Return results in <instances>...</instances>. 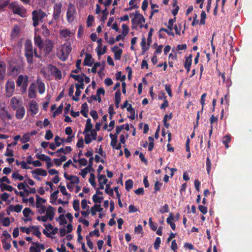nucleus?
Wrapping results in <instances>:
<instances>
[{
    "mask_svg": "<svg viewBox=\"0 0 252 252\" xmlns=\"http://www.w3.org/2000/svg\"><path fill=\"white\" fill-rule=\"evenodd\" d=\"M30 110L31 112V115L34 117L37 113H38L39 111V106L37 102L35 101V100H31L30 103Z\"/></svg>",
    "mask_w": 252,
    "mask_h": 252,
    "instance_id": "obj_13",
    "label": "nucleus"
},
{
    "mask_svg": "<svg viewBox=\"0 0 252 252\" xmlns=\"http://www.w3.org/2000/svg\"><path fill=\"white\" fill-rule=\"evenodd\" d=\"M207 17V14L205 11H202L201 15H200V24L201 25H205V19Z\"/></svg>",
    "mask_w": 252,
    "mask_h": 252,
    "instance_id": "obj_56",
    "label": "nucleus"
},
{
    "mask_svg": "<svg viewBox=\"0 0 252 252\" xmlns=\"http://www.w3.org/2000/svg\"><path fill=\"white\" fill-rule=\"evenodd\" d=\"M231 140V136L230 135H227L224 136L222 138V142L224 145V146L226 149L229 148V143L230 142Z\"/></svg>",
    "mask_w": 252,
    "mask_h": 252,
    "instance_id": "obj_30",
    "label": "nucleus"
},
{
    "mask_svg": "<svg viewBox=\"0 0 252 252\" xmlns=\"http://www.w3.org/2000/svg\"><path fill=\"white\" fill-rule=\"evenodd\" d=\"M73 208L76 212L80 210V201L78 199L74 200L73 203Z\"/></svg>",
    "mask_w": 252,
    "mask_h": 252,
    "instance_id": "obj_57",
    "label": "nucleus"
},
{
    "mask_svg": "<svg viewBox=\"0 0 252 252\" xmlns=\"http://www.w3.org/2000/svg\"><path fill=\"white\" fill-rule=\"evenodd\" d=\"M15 82L13 80H8L5 83V90L6 95L8 96L12 95L15 91Z\"/></svg>",
    "mask_w": 252,
    "mask_h": 252,
    "instance_id": "obj_9",
    "label": "nucleus"
},
{
    "mask_svg": "<svg viewBox=\"0 0 252 252\" xmlns=\"http://www.w3.org/2000/svg\"><path fill=\"white\" fill-rule=\"evenodd\" d=\"M122 29H123L122 35L124 36H126V35L127 34V33L128 32L129 29H128V26H127V25H126V24H123Z\"/></svg>",
    "mask_w": 252,
    "mask_h": 252,
    "instance_id": "obj_64",
    "label": "nucleus"
},
{
    "mask_svg": "<svg viewBox=\"0 0 252 252\" xmlns=\"http://www.w3.org/2000/svg\"><path fill=\"white\" fill-rule=\"evenodd\" d=\"M12 177L13 179H18L19 181H23L24 178L23 175H20L18 172H13Z\"/></svg>",
    "mask_w": 252,
    "mask_h": 252,
    "instance_id": "obj_60",
    "label": "nucleus"
},
{
    "mask_svg": "<svg viewBox=\"0 0 252 252\" xmlns=\"http://www.w3.org/2000/svg\"><path fill=\"white\" fill-rule=\"evenodd\" d=\"M23 67L19 64H11L9 67V75L12 76L18 75L22 71Z\"/></svg>",
    "mask_w": 252,
    "mask_h": 252,
    "instance_id": "obj_7",
    "label": "nucleus"
},
{
    "mask_svg": "<svg viewBox=\"0 0 252 252\" xmlns=\"http://www.w3.org/2000/svg\"><path fill=\"white\" fill-rule=\"evenodd\" d=\"M62 2H55L53 6V17L54 20H59L62 11Z\"/></svg>",
    "mask_w": 252,
    "mask_h": 252,
    "instance_id": "obj_8",
    "label": "nucleus"
},
{
    "mask_svg": "<svg viewBox=\"0 0 252 252\" xmlns=\"http://www.w3.org/2000/svg\"><path fill=\"white\" fill-rule=\"evenodd\" d=\"M94 159V157H90L89 159V164L87 166V169L88 172H89V171H94V169L93 167Z\"/></svg>",
    "mask_w": 252,
    "mask_h": 252,
    "instance_id": "obj_39",
    "label": "nucleus"
},
{
    "mask_svg": "<svg viewBox=\"0 0 252 252\" xmlns=\"http://www.w3.org/2000/svg\"><path fill=\"white\" fill-rule=\"evenodd\" d=\"M32 244L35 246L30 247V252H41L40 250L39 249L38 243L37 242H32Z\"/></svg>",
    "mask_w": 252,
    "mask_h": 252,
    "instance_id": "obj_41",
    "label": "nucleus"
},
{
    "mask_svg": "<svg viewBox=\"0 0 252 252\" xmlns=\"http://www.w3.org/2000/svg\"><path fill=\"white\" fill-rule=\"evenodd\" d=\"M93 127V125L91 123V119L90 118H88L86 122V125L85 126V129L83 131V133L89 132L90 131L91 132V130Z\"/></svg>",
    "mask_w": 252,
    "mask_h": 252,
    "instance_id": "obj_23",
    "label": "nucleus"
},
{
    "mask_svg": "<svg viewBox=\"0 0 252 252\" xmlns=\"http://www.w3.org/2000/svg\"><path fill=\"white\" fill-rule=\"evenodd\" d=\"M136 1V0H130L128 3L129 5H130V6L128 8H126L125 10H132V9L134 8H138L139 6H138V5H136V4H135Z\"/></svg>",
    "mask_w": 252,
    "mask_h": 252,
    "instance_id": "obj_40",
    "label": "nucleus"
},
{
    "mask_svg": "<svg viewBox=\"0 0 252 252\" xmlns=\"http://www.w3.org/2000/svg\"><path fill=\"white\" fill-rule=\"evenodd\" d=\"M169 106V102L167 99V96L165 95L163 99V102L160 105V109H165L166 107Z\"/></svg>",
    "mask_w": 252,
    "mask_h": 252,
    "instance_id": "obj_55",
    "label": "nucleus"
},
{
    "mask_svg": "<svg viewBox=\"0 0 252 252\" xmlns=\"http://www.w3.org/2000/svg\"><path fill=\"white\" fill-rule=\"evenodd\" d=\"M34 44L37 45L40 49H42L43 47V41L41 36L35 34L34 37Z\"/></svg>",
    "mask_w": 252,
    "mask_h": 252,
    "instance_id": "obj_19",
    "label": "nucleus"
},
{
    "mask_svg": "<svg viewBox=\"0 0 252 252\" xmlns=\"http://www.w3.org/2000/svg\"><path fill=\"white\" fill-rule=\"evenodd\" d=\"M206 170L207 172V174H210V172L211 171V168L212 167V163L211 161V159H210L209 156L207 157L206 158Z\"/></svg>",
    "mask_w": 252,
    "mask_h": 252,
    "instance_id": "obj_48",
    "label": "nucleus"
},
{
    "mask_svg": "<svg viewBox=\"0 0 252 252\" xmlns=\"http://www.w3.org/2000/svg\"><path fill=\"white\" fill-rule=\"evenodd\" d=\"M148 140L149 141L148 150L150 152H151L154 147V138L153 137H152V136H149L148 137Z\"/></svg>",
    "mask_w": 252,
    "mask_h": 252,
    "instance_id": "obj_44",
    "label": "nucleus"
},
{
    "mask_svg": "<svg viewBox=\"0 0 252 252\" xmlns=\"http://www.w3.org/2000/svg\"><path fill=\"white\" fill-rule=\"evenodd\" d=\"M93 201L95 203V204L97 203H101L103 199V196H99L98 194L96 193V192L95 194H94L92 196Z\"/></svg>",
    "mask_w": 252,
    "mask_h": 252,
    "instance_id": "obj_28",
    "label": "nucleus"
},
{
    "mask_svg": "<svg viewBox=\"0 0 252 252\" xmlns=\"http://www.w3.org/2000/svg\"><path fill=\"white\" fill-rule=\"evenodd\" d=\"M63 103H61L60 106L58 107L57 109L53 112V117H56L58 114H61L63 112Z\"/></svg>",
    "mask_w": 252,
    "mask_h": 252,
    "instance_id": "obj_53",
    "label": "nucleus"
},
{
    "mask_svg": "<svg viewBox=\"0 0 252 252\" xmlns=\"http://www.w3.org/2000/svg\"><path fill=\"white\" fill-rule=\"evenodd\" d=\"M1 243L2 244L3 248L5 250H9L11 247V245L9 241L6 240H1Z\"/></svg>",
    "mask_w": 252,
    "mask_h": 252,
    "instance_id": "obj_45",
    "label": "nucleus"
},
{
    "mask_svg": "<svg viewBox=\"0 0 252 252\" xmlns=\"http://www.w3.org/2000/svg\"><path fill=\"white\" fill-rule=\"evenodd\" d=\"M9 8L12 9L13 13L18 14L22 17L26 15V10L23 5H18L15 2H12L9 4Z\"/></svg>",
    "mask_w": 252,
    "mask_h": 252,
    "instance_id": "obj_5",
    "label": "nucleus"
},
{
    "mask_svg": "<svg viewBox=\"0 0 252 252\" xmlns=\"http://www.w3.org/2000/svg\"><path fill=\"white\" fill-rule=\"evenodd\" d=\"M105 177V175H97V179L98 180L99 189H104V184H103V178Z\"/></svg>",
    "mask_w": 252,
    "mask_h": 252,
    "instance_id": "obj_50",
    "label": "nucleus"
},
{
    "mask_svg": "<svg viewBox=\"0 0 252 252\" xmlns=\"http://www.w3.org/2000/svg\"><path fill=\"white\" fill-rule=\"evenodd\" d=\"M0 190L1 191H4V190H6L8 191H12L13 190V187L10 186V185H8V184H6L4 183L0 184Z\"/></svg>",
    "mask_w": 252,
    "mask_h": 252,
    "instance_id": "obj_29",
    "label": "nucleus"
},
{
    "mask_svg": "<svg viewBox=\"0 0 252 252\" xmlns=\"http://www.w3.org/2000/svg\"><path fill=\"white\" fill-rule=\"evenodd\" d=\"M47 219L53 220L55 215V209L52 206H49L46 209Z\"/></svg>",
    "mask_w": 252,
    "mask_h": 252,
    "instance_id": "obj_15",
    "label": "nucleus"
},
{
    "mask_svg": "<svg viewBox=\"0 0 252 252\" xmlns=\"http://www.w3.org/2000/svg\"><path fill=\"white\" fill-rule=\"evenodd\" d=\"M121 90H118L115 93V106L116 108H119L121 100Z\"/></svg>",
    "mask_w": 252,
    "mask_h": 252,
    "instance_id": "obj_24",
    "label": "nucleus"
},
{
    "mask_svg": "<svg viewBox=\"0 0 252 252\" xmlns=\"http://www.w3.org/2000/svg\"><path fill=\"white\" fill-rule=\"evenodd\" d=\"M102 16L101 18V20L102 22H104L106 20L107 18V16L108 15L109 11L107 8H105L104 10L102 11Z\"/></svg>",
    "mask_w": 252,
    "mask_h": 252,
    "instance_id": "obj_51",
    "label": "nucleus"
},
{
    "mask_svg": "<svg viewBox=\"0 0 252 252\" xmlns=\"http://www.w3.org/2000/svg\"><path fill=\"white\" fill-rule=\"evenodd\" d=\"M89 109L88 105L87 103H84L81 105V109L80 110V112L82 115L85 117H88Z\"/></svg>",
    "mask_w": 252,
    "mask_h": 252,
    "instance_id": "obj_26",
    "label": "nucleus"
},
{
    "mask_svg": "<svg viewBox=\"0 0 252 252\" xmlns=\"http://www.w3.org/2000/svg\"><path fill=\"white\" fill-rule=\"evenodd\" d=\"M54 47V42L52 40H45L43 43V50L46 54H49L52 52Z\"/></svg>",
    "mask_w": 252,
    "mask_h": 252,
    "instance_id": "obj_12",
    "label": "nucleus"
},
{
    "mask_svg": "<svg viewBox=\"0 0 252 252\" xmlns=\"http://www.w3.org/2000/svg\"><path fill=\"white\" fill-rule=\"evenodd\" d=\"M21 101L20 99L17 98V97H12L10 99V106L13 110L17 111L19 104Z\"/></svg>",
    "mask_w": 252,
    "mask_h": 252,
    "instance_id": "obj_14",
    "label": "nucleus"
},
{
    "mask_svg": "<svg viewBox=\"0 0 252 252\" xmlns=\"http://www.w3.org/2000/svg\"><path fill=\"white\" fill-rule=\"evenodd\" d=\"M35 156L38 159L42 161H47V159H50L49 156H46L45 154H39V153H37Z\"/></svg>",
    "mask_w": 252,
    "mask_h": 252,
    "instance_id": "obj_54",
    "label": "nucleus"
},
{
    "mask_svg": "<svg viewBox=\"0 0 252 252\" xmlns=\"http://www.w3.org/2000/svg\"><path fill=\"white\" fill-rule=\"evenodd\" d=\"M49 70L51 71V74L55 77L56 79H61L62 78L61 71L56 65L53 64H49L48 66Z\"/></svg>",
    "mask_w": 252,
    "mask_h": 252,
    "instance_id": "obj_10",
    "label": "nucleus"
},
{
    "mask_svg": "<svg viewBox=\"0 0 252 252\" xmlns=\"http://www.w3.org/2000/svg\"><path fill=\"white\" fill-rule=\"evenodd\" d=\"M36 197V207L39 208V204H41V203H45L46 202V200L44 199V198H41L40 195H38V194H36L35 195Z\"/></svg>",
    "mask_w": 252,
    "mask_h": 252,
    "instance_id": "obj_33",
    "label": "nucleus"
},
{
    "mask_svg": "<svg viewBox=\"0 0 252 252\" xmlns=\"http://www.w3.org/2000/svg\"><path fill=\"white\" fill-rule=\"evenodd\" d=\"M91 236V235H90L89 233L88 235H86V239L87 240V245L88 246V247H89V248L91 250H93V249L94 248V244H93V242H92V241L91 239V238H90Z\"/></svg>",
    "mask_w": 252,
    "mask_h": 252,
    "instance_id": "obj_49",
    "label": "nucleus"
},
{
    "mask_svg": "<svg viewBox=\"0 0 252 252\" xmlns=\"http://www.w3.org/2000/svg\"><path fill=\"white\" fill-rule=\"evenodd\" d=\"M116 79L122 82L125 81L126 79V76L125 75H122V71H118L116 74Z\"/></svg>",
    "mask_w": 252,
    "mask_h": 252,
    "instance_id": "obj_59",
    "label": "nucleus"
},
{
    "mask_svg": "<svg viewBox=\"0 0 252 252\" xmlns=\"http://www.w3.org/2000/svg\"><path fill=\"white\" fill-rule=\"evenodd\" d=\"M76 13V10L74 4L69 2L66 11V19L68 22H72L74 20Z\"/></svg>",
    "mask_w": 252,
    "mask_h": 252,
    "instance_id": "obj_6",
    "label": "nucleus"
},
{
    "mask_svg": "<svg viewBox=\"0 0 252 252\" xmlns=\"http://www.w3.org/2000/svg\"><path fill=\"white\" fill-rule=\"evenodd\" d=\"M33 48V45L30 40H27L25 44V53H28Z\"/></svg>",
    "mask_w": 252,
    "mask_h": 252,
    "instance_id": "obj_35",
    "label": "nucleus"
},
{
    "mask_svg": "<svg viewBox=\"0 0 252 252\" xmlns=\"http://www.w3.org/2000/svg\"><path fill=\"white\" fill-rule=\"evenodd\" d=\"M42 34L45 36H49L50 34V31L49 30L48 28L46 27V26H45V25H42Z\"/></svg>",
    "mask_w": 252,
    "mask_h": 252,
    "instance_id": "obj_46",
    "label": "nucleus"
},
{
    "mask_svg": "<svg viewBox=\"0 0 252 252\" xmlns=\"http://www.w3.org/2000/svg\"><path fill=\"white\" fill-rule=\"evenodd\" d=\"M28 82L29 77L28 75H20L16 81L17 86L21 87V91L23 93L27 91Z\"/></svg>",
    "mask_w": 252,
    "mask_h": 252,
    "instance_id": "obj_2",
    "label": "nucleus"
},
{
    "mask_svg": "<svg viewBox=\"0 0 252 252\" xmlns=\"http://www.w3.org/2000/svg\"><path fill=\"white\" fill-rule=\"evenodd\" d=\"M133 185V181L132 179H128L125 182V188L126 191H130Z\"/></svg>",
    "mask_w": 252,
    "mask_h": 252,
    "instance_id": "obj_36",
    "label": "nucleus"
},
{
    "mask_svg": "<svg viewBox=\"0 0 252 252\" xmlns=\"http://www.w3.org/2000/svg\"><path fill=\"white\" fill-rule=\"evenodd\" d=\"M32 174H36L37 175H41L43 177L47 175V172L45 169H41V168H37L32 171Z\"/></svg>",
    "mask_w": 252,
    "mask_h": 252,
    "instance_id": "obj_25",
    "label": "nucleus"
},
{
    "mask_svg": "<svg viewBox=\"0 0 252 252\" xmlns=\"http://www.w3.org/2000/svg\"><path fill=\"white\" fill-rule=\"evenodd\" d=\"M6 64L3 61H0V80H3L5 76Z\"/></svg>",
    "mask_w": 252,
    "mask_h": 252,
    "instance_id": "obj_20",
    "label": "nucleus"
},
{
    "mask_svg": "<svg viewBox=\"0 0 252 252\" xmlns=\"http://www.w3.org/2000/svg\"><path fill=\"white\" fill-rule=\"evenodd\" d=\"M60 220V225H64V224H66L67 222V221L63 214L60 215L58 218L57 219V220Z\"/></svg>",
    "mask_w": 252,
    "mask_h": 252,
    "instance_id": "obj_52",
    "label": "nucleus"
},
{
    "mask_svg": "<svg viewBox=\"0 0 252 252\" xmlns=\"http://www.w3.org/2000/svg\"><path fill=\"white\" fill-rule=\"evenodd\" d=\"M95 175L94 173H91L90 175V178H89V182L91 184L92 186L95 188L96 186V183L95 182Z\"/></svg>",
    "mask_w": 252,
    "mask_h": 252,
    "instance_id": "obj_43",
    "label": "nucleus"
},
{
    "mask_svg": "<svg viewBox=\"0 0 252 252\" xmlns=\"http://www.w3.org/2000/svg\"><path fill=\"white\" fill-rule=\"evenodd\" d=\"M32 14L33 21L32 25L34 27L38 26L39 22H42L44 18L47 16L46 13L42 9L33 10L32 11Z\"/></svg>",
    "mask_w": 252,
    "mask_h": 252,
    "instance_id": "obj_1",
    "label": "nucleus"
},
{
    "mask_svg": "<svg viewBox=\"0 0 252 252\" xmlns=\"http://www.w3.org/2000/svg\"><path fill=\"white\" fill-rule=\"evenodd\" d=\"M30 134L29 132L25 133L24 135H23L22 137L21 138V143H27L30 140Z\"/></svg>",
    "mask_w": 252,
    "mask_h": 252,
    "instance_id": "obj_37",
    "label": "nucleus"
},
{
    "mask_svg": "<svg viewBox=\"0 0 252 252\" xmlns=\"http://www.w3.org/2000/svg\"><path fill=\"white\" fill-rule=\"evenodd\" d=\"M154 31L153 28H151L149 32H148V36L147 38V44L149 47H150L151 43L152 42V33Z\"/></svg>",
    "mask_w": 252,
    "mask_h": 252,
    "instance_id": "obj_58",
    "label": "nucleus"
},
{
    "mask_svg": "<svg viewBox=\"0 0 252 252\" xmlns=\"http://www.w3.org/2000/svg\"><path fill=\"white\" fill-rule=\"evenodd\" d=\"M167 117L168 118L169 120H171V119H172V114L171 113L169 114V115H165L164 116V118H163V125H164V126L165 127H166V128H168V127H169L170 126V124H168V123L167 122Z\"/></svg>",
    "mask_w": 252,
    "mask_h": 252,
    "instance_id": "obj_38",
    "label": "nucleus"
},
{
    "mask_svg": "<svg viewBox=\"0 0 252 252\" xmlns=\"http://www.w3.org/2000/svg\"><path fill=\"white\" fill-rule=\"evenodd\" d=\"M72 48L70 44H64L62 46V48L57 54L58 57L62 61H65L68 57Z\"/></svg>",
    "mask_w": 252,
    "mask_h": 252,
    "instance_id": "obj_3",
    "label": "nucleus"
},
{
    "mask_svg": "<svg viewBox=\"0 0 252 252\" xmlns=\"http://www.w3.org/2000/svg\"><path fill=\"white\" fill-rule=\"evenodd\" d=\"M105 192L110 196L114 195V189L111 188L110 184H106L105 186Z\"/></svg>",
    "mask_w": 252,
    "mask_h": 252,
    "instance_id": "obj_42",
    "label": "nucleus"
},
{
    "mask_svg": "<svg viewBox=\"0 0 252 252\" xmlns=\"http://www.w3.org/2000/svg\"><path fill=\"white\" fill-rule=\"evenodd\" d=\"M149 226L153 231H156L158 227L157 223H154L151 218L149 219Z\"/></svg>",
    "mask_w": 252,
    "mask_h": 252,
    "instance_id": "obj_63",
    "label": "nucleus"
},
{
    "mask_svg": "<svg viewBox=\"0 0 252 252\" xmlns=\"http://www.w3.org/2000/svg\"><path fill=\"white\" fill-rule=\"evenodd\" d=\"M176 17H174V18H171V19H169V21H168V24L167 25V28L168 29L170 30V31H172L173 28H174V23L175 22H176Z\"/></svg>",
    "mask_w": 252,
    "mask_h": 252,
    "instance_id": "obj_47",
    "label": "nucleus"
},
{
    "mask_svg": "<svg viewBox=\"0 0 252 252\" xmlns=\"http://www.w3.org/2000/svg\"><path fill=\"white\" fill-rule=\"evenodd\" d=\"M28 95L30 98L36 97V87L34 83L31 84L29 88Z\"/></svg>",
    "mask_w": 252,
    "mask_h": 252,
    "instance_id": "obj_18",
    "label": "nucleus"
},
{
    "mask_svg": "<svg viewBox=\"0 0 252 252\" xmlns=\"http://www.w3.org/2000/svg\"><path fill=\"white\" fill-rule=\"evenodd\" d=\"M91 60L93 61L94 60V59H92V55L89 53L86 54L85 57L84 59V65L92 66L93 63L91 62Z\"/></svg>",
    "mask_w": 252,
    "mask_h": 252,
    "instance_id": "obj_22",
    "label": "nucleus"
},
{
    "mask_svg": "<svg viewBox=\"0 0 252 252\" xmlns=\"http://www.w3.org/2000/svg\"><path fill=\"white\" fill-rule=\"evenodd\" d=\"M25 56L27 59V63L32 64L33 63L34 52L33 48L28 53H25Z\"/></svg>",
    "mask_w": 252,
    "mask_h": 252,
    "instance_id": "obj_17",
    "label": "nucleus"
},
{
    "mask_svg": "<svg viewBox=\"0 0 252 252\" xmlns=\"http://www.w3.org/2000/svg\"><path fill=\"white\" fill-rule=\"evenodd\" d=\"M161 243V238L157 237L154 243V247L155 250H158Z\"/></svg>",
    "mask_w": 252,
    "mask_h": 252,
    "instance_id": "obj_61",
    "label": "nucleus"
},
{
    "mask_svg": "<svg viewBox=\"0 0 252 252\" xmlns=\"http://www.w3.org/2000/svg\"><path fill=\"white\" fill-rule=\"evenodd\" d=\"M54 135L51 131V130L48 129L46 130V132L45 135V138L46 140H51V139L53 138Z\"/></svg>",
    "mask_w": 252,
    "mask_h": 252,
    "instance_id": "obj_62",
    "label": "nucleus"
},
{
    "mask_svg": "<svg viewBox=\"0 0 252 252\" xmlns=\"http://www.w3.org/2000/svg\"><path fill=\"white\" fill-rule=\"evenodd\" d=\"M37 84L38 92L40 94H43L45 91V84L43 81H38Z\"/></svg>",
    "mask_w": 252,
    "mask_h": 252,
    "instance_id": "obj_32",
    "label": "nucleus"
},
{
    "mask_svg": "<svg viewBox=\"0 0 252 252\" xmlns=\"http://www.w3.org/2000/svg\"><path fill=\"white\" fill-rule=\"evenodd\" d=\"M75 88L76 89L75 96H72V99L76 102H78V101L79 100V97L81 94V91L79 90L78 87V84H75Z\"/></svg>",
    "mask_w": 252,
    "mask_h": 252,
    "instance_id": "obj_34",
    "label": "nucleus"
},
{
    "mask_svg": "<svg viewBox=\"0 0 252 252\" xmlns=\"http://www.w3.org/2000/svg\"><path fill=\"white\" fill-rule=\"evenodd\" d=\"M119 47L118 46H115L112 48V51L114 53V58L115 60H121L122 55L123 54V49H118ZM118 50L117 51V50Z\"/></svg>",
    "mask_w": 252,
    "mask_h": 252,
    "instance_id": "obj_16",
    "label": "nucleus"
},
{
    "mask_svg": "<svg viewBox=\"0 0 252 252\" xmlns=\"http://www.w3.org/2000/svg\"><path fill=\"white\" fill-rule=\"evenodd\" d=\"M26 110L24 107L23 103L21 100L17 111L15 112V116L18 120H21L25 115Z\"/></svg>",
    "mask_w": 252,
    "mask_h": 252,
    "instance_id": "obj_11",
    "label": "nucleus"
},
{
    "mask_svg": "<svg viewBox=\"0 0 252 252\" xmlns=\"http://www.w3.org/2000/svg\"><path fill=\"white\" fill-rule=\"evenodd\" d=\"M105 91L103 87H100L97 89L96 91V100L98 101V102H100L101 101V98L100 95L101 94H105Z\"/></svg>",
    "mask_w": 252,
    "mask_h": 252,
    "instance_id": "obj_27",
    "label": "nucleus"
},
{
    "mask_svg": "<svg viewBox=\"0 0 252 252\" xmlns=\"http://www.w3.org/2000/svg\"><path fill=\"white\" fill-rule=\"evenodd\" d=\"M23 208V206L21 205V204H16L15 206L12 205L11 204L9 205V210L11 211H14L16 212H20L22 211Z\"/></svg>",
    "mask_w": 252,
    "mask_h": 252,
    "instance_id": "obj_31",
    "label": "nucleus"
},
{
    "mask_svg": "<svg viewBox=\"0 0 252 252\" xmlns=\"http://www.w3.org/2000/svg\"><path fill=\"white\" fill-rule=\"evenodd\" d=\"M109 136L111 139V141L110 143V145L114 148L116 149L117 142H118V135L116 133H114V134H112V133H110L109 134Z\"/></svg>",
    "mask_w": 252,
    "mask_h": 252,
    "instance_id": "obj_21",
    "label": "nucleus"
},
{
    "mask_svg": "<svg viewBox=\"0 0 252 252\" xmlns=\"http://www.w3.org/2000/svg\"><path fill=\"white\" fill-rule=\"evenodd\" d=\"M133 15V18L131 19L132 25H136L137 26V25L141 24L140 25V27L142 28L143 26L142 25V23H143V22H145L146 21V19H145L143 14H140L139 11H135L134 13H130V14H129V16L130 17Z\"/></svg>",
    "mask_w": 252,
    "mask_h": 252,
    "instance_id": "obj_4",
    "label": "nucleus"
}]
</instances>
